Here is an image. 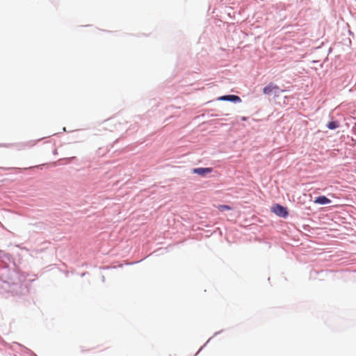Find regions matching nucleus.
Returning <instances> with one entry per match:
<instances>
[{"label":"nucleus","instance_id":"f257e3e1","mask_svg":"<svg viewBox=\"0 0 356 356\" xmlns=\"http://www.w3.org/2000/svg\"><path fill=\"white\" fill-rule=\"evenodd\" d=\"M271 211L277 216L282 218L287 217L289 214L286 208L281 206L280 204H275L273 206L271 207Z\"/></svg>","mask_w":356,"mask_h":356},{"label":"nucleus","instance_id":"f03ea898","mask_svg":"<svg viewBox=\"0 0 356 356\" xmlns=\"http://www.w3.org/2000/svg\"><path fill=\"white\" fill-rule=\"evenodd\" d=\"M212 172V168H193V172L197 175H199L202 177L205 176L206 174H209Z\"/></svg>","mask_w":356,"mask_h":356},{"label":"nucleus","instance_id":"7ed1b4c3","mask_svg":"<svg viewBox=\"0 0 356 356\" xmlns=\"http://www.w3.org/2000/svg\"><path fill=\"white\" fill-rule=\"evenodd\" d=\"M279 90V87L273 83H269L268 86L264 88L263 92L265 95H270L273 92H277Z\"/></svg>","mask_w":356,"mask_h":356},{"label":"nucleus","instance_id":"20e7f679","mask_svg":"<svg viewBox=\"0 0 356 356\" xmlns=\"http://www.w3.org/2000/svg\"><path fill=\"white\" fill-rule=\"evenodd\" d=\"M218 100H219V101H231V102H234L241 101V98L238 96L234 95L221 96L218 98Z\"/></svg>","mask_w":356,"mask_h":356},{"label":"nucleus","instance_id":"39448f33","mask_svg":"<svg viewBox=\"0 0 356 356\" xmlns=\"http://www.w3.org/2000/svg\"><path fill=\"white\" fill-rule=\"evenodd\" d=\"M314 203L319 204H326L331 202V200L326 197L325 196H319L315 198Z\"/></svg>","mask_w":356,"mask_h":356},{"label":"nucleus","instance_id":"423d86ee","mask_svg":"<svg viewBox=\"0 0 356 356\" xmlns=\"http://www.w3.org/2000/svg\"><path fill=\"white\" fill-rule=\"evenodd\" d=\"M327 127L330 129H334L339 127V123L337 122H334V121L330 122L327 124Z\"/></svg>","mask_w":356,"mask_h":356},{"label":"nucleus","instance_id":"0eeeda50","mask_svg":"<svg viewBox=\"0 0 356 356\" xmlns=\"http://www.w3.org/2000/svg\"><path fill=\"white\" fill-rule=\"evenodd\" d=\"M218 209L219 211H223L225 210H231L232 208L228 205H219Z\"/></svg>","mask_w":356,"mask_h":356},{"label":"nucleus","instance_id":"6e6552de","mask_svg":"<svg viewBox=\"0 0 356 356\" xmlns=\"http://www.w3.org/2000/svg\"><path fill=\"white\" fill-rule=\"evenodd\" d=\"M241 120H243V121H245V120H247V118H246V117H242Z\"/></svg>","mask_w":356,"mask_h":356}]
</instances>
